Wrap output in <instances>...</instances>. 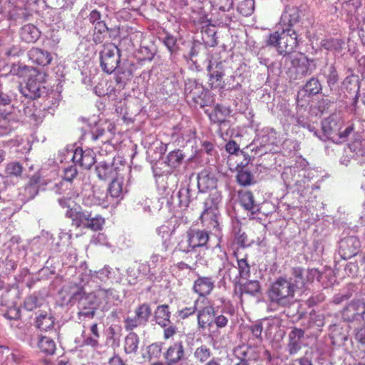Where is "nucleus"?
I'll return each instance as SVG.
<instances>
[{
	"label": "nucleus",
	"instance_id": "obj_1",
	"mask_svg": "<svg viewBox=\"0 0 365 365\" xmlns=\"http://www.w3.org/2000/svg\"><path fill=\"white\" fill-rule=\"evenodd\" d=\"M298 34L294 29L277 26L265 40L266 45L276 48L279 54L286 56L294 52L298 47Z\"/></svg>",
	"mask_w": 365,
	"mask_h": 365
},
{
	"label": "nucleus",
	"instance_id": "obj_2",
	"mask_svg": "<svg viewBox=\"0 0 365 365\" xmlns=\"http://www.w3.org/2000/svg\"><path fill=\"white\" fill-rule=\"evenodd\" d=\"M295 284L286 277H278L267 290L269 302L280 307L290 304L294 297Z\"/></svg>",
	"mask_w": 365,
	"mask_h": 365
},
{
	"label": "nucleus",
	"instance_id": "obj_3",
	"mask_svg": "<svg viewBox=\"0 0 365 365\" xmlns=\"http://www.w3.org/2000/svg\"><path fill=\"white\" fill-rule=\"evenodd\" d=\"M210 240L209 232L205 230L189 229L186 232L185 240L178 244L177 249L185 253H188L197 248L207 250Z\"/></svg>",
	"mask_w": 365,
	"mask_h": 365
},
{
	"label": "nucleus",
	"instance_id": "obj_4",
	"mask_svg": "<svg viewBox=\"0 0 365 365\" xmlns=\"http://www.w3.org/2000/svg\"><path fill=\"white\" fill-rule=\"evenodd\" d=\"M120 59L119 48L113 43L104 44L100 52V62L102 70L112 73L118 66Z\"/></svg>",
	"mask_w": 365,
	"mask_h": 365
},
{
	"label": "nucleus",
	"instance_id": "obj_5",
	"mask_svg": "<svg viewBox=\"0 0 365 365\" xmlns=\"http://www.w3.org/2000/svg\"><path fill=\"white\" fill-rule=\"evenodd\" d=\"M34 73L29 78L26 86L21 89L23 96L30 99H37L46 93L43 85L45 74L37 71Z\"/></svg>",
	"mask_w": 365,
	"mask_h": 365
},
{
	"label": "nucleus",
	"instance_id": "obj_6",
	"mask_svg": "<svg viewBox=\"0 0 365 365\" xmlns=\"http://www.w3.org/2000/svg\"><path fill=\"white\" fill-rule=\"evenodd\" d=\"M152 314L150 306L147 303H143L135 309L133 317H127L124 321V327L126 331H132L134 329L145 325Z\"/></svg>",
	"mask_w": 365,
	"mask_h": 365
},
{
	"label": "nucleus",
	"instance_id": "obj_7",
	"mask_svg": "<svg viewBox=\"0 0 365 365\" xmlns=\"http://www.w3.org/2000/svg\"><path fill=\"white\" fill-rule=\"evenodd\" d=\"M222 196L217 191H214L209 195V197L205 202V208L200 215V219L202 223H204L205 219L208 216L211 215V220L212 221L213 227L216 230H219V222L216 219V215L212 212V210L217 209L218 205L221 202Z\"/></svg>",
	"mask_w": 365,
	"mask_h": 365
},
{
	"label": "nucleus",
	"instance_id": "obj_8",
	"mask_svg": "<svg viewBox=\"0 0 365 365\" xmlns=\"http://www.w3.org/2000/svg\"><path fill=\"white\" fill-rule=\"evenodd\" d=\"M301 19V11L297 6L288 5L283 11L277 27L294 29V26Z\"/></svg>",
	"mask_w": 365,
	"mask_h": 365
},
{
	"label": "nucleus",
	"instance_id": "obj_9",
	"mask_svg": "<svg viewBox=\"0 0 365 365\" xmlns=\"http://www.w3.org/2000/svg\"><path fill=\"white\" fill-rule=\"evenodd\" d=\"M185 351L182 341H175L163 353V358L170 365H180L185 359Z\"/></svg>",
	"mask_w": 365,
	"mask_h": 365
},
{
	"label": "nucleus",
	"instance_id": "obj_10",
	"mask_svg": "<svg viewBox=\"0 0 365 365\" xmlns=\"http://www.w3.org/2000/svg\"><path fill=\"white\" fill-rule=\"evenodd\" d=\"M95 154L91 150H83L81 148H77L74 150L72 160L83 169H90L95 163Z\"/></svg>",
	"mask_w": 365,
	"mask_h": 365
},
{
	"label": "nucleus",
	"instance_id": "obj_11",
	"mask_svg": "<svg viewBox=\"0 0 365 365\" xmlns=\"http://www.w3.org/2000/svg\"><path fill=\"white\" fill-rule=\"evenodd\" d=\"M365 311V303L361 300H352L343 309L342 317L344 320L351 322L359 317L363 319Z\"/></svg>",
	"mask_w": 365,
	"mask_h": 365
},
{
	"label": "nucleus",
	"instance_id": "obj_12",
	"mask_svg": "<svg viewBox=\"0 0 365 365\" xmlns=\"http://www.w3.org/2000/svg\"><path fill=\"white\" fill-rule=\"evenodd\" d=\"M360 247L359 240L354 236L346 237L341 240L339 246V252L341 257L348 259L355 256Z\"/></svg>",
	"mask_w": 365,
	"mask_h": 365
},
{
	"label": "nucleus",
	"instance_id": "obj_13",
	"mask_svg": "<svg viewBox=\"0 0 365 365\" xmlns=\"http://www.w3.org/2000/svg\"><path fill=\"white\" fill-rule=\"evenodd\" d=\"M215 288V280L211 277H199L193 282L192 290L200 297L211 294Z\"/></svg>",
	"mask_w": 365,
	"mask_h": 365
},
{
	"label": "nucleus",
	"instance_id": "obj_14",
	"mask_svg": "<svg viewBox=\"0 0 365 365\" xmlns=\"http://www.w3.org/2000/svg\"><path fill=\"white\" fill-rule=\"evenodd\" d=\"M28 57L34 64L41 66L49 65L53 60L49 51L38 47H32L28 51Z\"/></svg>",
	"mask_w": 365,
	"mask_h": 365
},
{
	"label": "nucleus",
	"instance_id": "obj_15",
	"mask_svg": "<svg viewBox=\"0 0 365 365\" xmlns=\"http://www.w3.org/2000/svg\"><path fill=\"white\" fill-rule=\"evenodd\" d=\"M90 212L83 211L80 207H73L67 210L66 216L72 220V224L76 227L78 228L83 227L88 220Z\"/></svg>",
	"mask_w": 365,
	"mask_h": 365
},
{
	"label": "nucleus",
	"instance_id": "obj_16",
	"mask_svg": "<svg viewBox=\"0 0 365 365\" xmlns=\"http://www.w3.org/2000/svg\"><path fill=\"white\" fill-rule=\"evenodd\" d=\"M197 320L198 327L205 329L213 322L215 309L212 305H207L197 310Z\"/></svg>",
	"mask_w": 365,
	"mask_h": 365
},
{
	"label": "nucleus",
	"instance_id": "obj_17",
	"mask_svg": "<svg viewBox=\"0 0 365 365\" xmlns=\"http://www.w3.org/2000/svg\"><path fill=\"white\" fill-rule=\"evenodd\" d=\"M304 336V331L299 328H294L289 334L288 350L291 355L297 354L302 348V340Z\"/></svg>",
	"mask_w": 365,
	"mask_h": 365
},
{
	"label": "nucleus",
	"instance_id": "obj_18",
	"mask_svg": "<svg viewBox=\"0 0 365 365\" xmlns=\"http://www.w3.org/2000/svg\"><path fill=\"white\" fill-rule=\"evenodd\" d=\"M238 292L235 289V294L238 295V297L242 300L244 294H248L250 296H256L261 292V285L258 280H248L245 283H239Z\"/></svg>",
	"mask_w": 365,
	"mask_h": 365
},
{
	"label": "nucleus",
	"instance_id": "obj_19",
	"mask_svg": "<svg viewBox=\"0 0 365 365\" xmlns=\"http://www.w3.org/2000/svg\"><path fill=\"white\" fill-rule=\"evenodd\" d=\"M20 38L27 43H35L41 36L39 29L32 24L24 25L19 31Z\"/></svg>",
	"mask_w": 365,
	"mask_h": 365
},
{
	"label": "nucleus",
	"instance_id": "obj_20",
	"mask_svg": "<svg viewBox=\"0 0 365 365\" xmlns=\"http://www.w3.org/2000/svg\"><path fill=\"white\" fill-rule=\"evenodd\" d=\"M239 200L240 205L252 215L257 214L259 212V207L255 203L254 195L250 191H240Z\"/></svg>",
	"mask_w": 365,
	"mask_h": 365
},
{
	"label": "nucleus",
	"instance_id": "obj_21",
	"mask_svg": "<svg viewBox=\"0 0 365 365\" xmlns=\"http://www.w3.org/2000/svg\"><path fill=\"white\" fill-rule=\"evenodd\" d=\"M79 317L93 318L95 314L94 303L89 300L88 297H83L78 304Z\"/></svg>",
	"mask_w": 365,
	"mask_h": 365
},
{
	"label": "nucleus",
	"instance_id": "obj_22",
	"mask_svg": "<svg viewBox=\"0 0 365 365\" xmlns=\"http://www.w3.org/2000/svg\"><path fill=\"white\" fill-rule=\"evenodd\" d=\"M170 314L168 305H159L155 312L156 323L161 327H167L170 323Z\"/></svg>",
	"mask_w": 365,
	"mask_h": 365
},
{
	"label": "nucleus",
	"instance_id": "obj_23",
	"mask_svg": "<svg viewBox=\"0 0 365 365\" xmlns=\"http://www.w3.org/2000/svg\"><path fill=\"white\" fill-rule=\"evenodd\" d=\"M233 255L237 261L240 277L242 279H248L250 276V266L247 259V255L241 257L239 249L235 251Z\"/></svg>",
	"mask_w": 365,
	"mask_h": 365
},
{
	"label": "nucleus",
	"instance_id": "obj_24",
	"mask_svg": "<svg viewBox=\"0 0 365 365\" xmlns=\"http://www.w3.org/2000/svg\"><path fill=\"white\" fill-rule=\"evenodd\" d=\"M140 339L135 332H130L125 338L123 349L126 354H135L138 349Z\"/></svg>",
	"mask_w": 365,
	"mask_h": 365
},
{
	"label": "nucleus",
	"instance_id": "obj_25",
	"mask_svg": "<svg viewBox=\"0 0 365 365\" xmlns=\"http://www.w3.org/2000/svg\"><path fill=\"white\" fill-rule=\"evenodd\" d=\"M292 65L296 69V73L298 75L304 76L310 73L309 60L307 57L293 58Z\"/></svg>",
	"mask_w": 365,
	"mask_h": 365
},
{
	"label": "nucleus",
	"instance_id": "obj_26",
	"mask_svg": "<svg viewBox=\"0 0 365 365\" xmlns=\"http://www.w3.org/2000/svg\"><path fill=\"white\" fill-rule=\"evenodd\" d=\"M36 327L42 331H48L54 326V318L50 314H40L36 317Z\"/></svg>",
	"mask_w": 365,
	"mask_h": 365
},
{
	"label": "nucleus",
	"instance_id": "obj_27",
	"mask_svg": "<svg viewBox=\"0 0 365 365\" xmlns=\"http://www.w3.org/2000/svg\"><path fill=\"white\" fill-rule=\"evenodd\" d=\"M105 224V219L101 215L92 216L91 212L89 215L88 220L84 225V228L96 232L103 229Z\"/></svg>",
	"mask_w": 365,
	"mask_h": 365
},
{
	"label": "nucleus",
	"instance_id": "obj_28",
	"mask_svg": "<svg viewBox=\"0 0 365 365\" xmlns=\"http://www.w3.org/2000/svg\"><path fill=\"white\" fill-rule=\"evenodd\" d=\"M38 346L42 352L46 354H53L56 350L55 341L48 336H41Z\"/></svg>",
	"mask_w": 365,
	"mask_h": 365
},
{
	"label": "nucleus",
	"instance_id": "obj_29",
	"mask_svg": "<svg viewBox=\"0 0 365 365\" xmlns=\"http://www.w3.org/2000/svg\"><path fill=\"white\" fill-rule=\"evenodd\" d=\"M96 172L100 180H106L113 178V168L108 163H101L96 166Z\"/></svg>",
	"mask_w": 365,
	"mask_h": 365
},
{
	"label": "nucleus",
	"instance_id": "obj_30",
	"mask_svg": "<svg viewBox=\"0 0 365 365\" xmlns=\"http://www.w3.org/2000/svg\"><path fill=\"white\" fill-rule=\"evenodd\" d=\"M184 158V154L180 149L170 152L167 156V163L172 168L180 166Z\"/></svg>",
	"mask_w": 365,
	"mask_h": 365
},
{
	"label": "nucleus",
	"instance_id": "obj_31",
	"mask_svg": "<svg viewBox=\"0 0 365 365\" xmlns=\"http://www.w3.org/2000/svg\"><path fill=\"white\" fill-rule=\"evenodd\" d=\"M320 44L326 50L339 51L342 48L344 41L337 38H329L322 39Z\"/></svg>",
	"mask_w": 365,
	"mask_h": 365
},
{
	"label": "nucleus",
	"instance_id": "obj_32",
	"mask_svg": "<svg viewBox=\"0 0 365 365\" xmlns=\"http://www.w3.org/2000/svg\"><path fill=\"white\" fill-rule=\"evenodd\" d=\"M224 72L221 67L219 69L213 71L209 76V84L211 88H222L223 86L222 77Z\"/></svg>",
	"mask_w": 365,
	"mask_h": 365
},
{
	"label": "nucleus",
	"instance_id": "obj_33",
	"mask_svg": "<svg viewBox=\"0 0 365 365\" xmlns=\"http://www.w3.org/2000/svg\"><path fill=\"white\" fill-rule=\"evenodd\" d=\"M93 26V41L96 43H101L103 37L108 31V28L104 21H98Z\"/></svg>",
	"mask_w": 365,
	"mask_h": 365
},
{
	"label": "nucleus",
	"instance_id": "obj_34",
	"mask_svg": "<svg viewBox=\"0 0 365 365\" xmlns=\"http://www.w3.org/2000/svg\"><path fill=\"white\" fill-rule=\"evenodd\" d=\"M237 180L242 186L250 185L253 182V176L249 170L241 168L237 170Z\"/></svg>",
	"mask_w": 365,
	"mask_h": 365
},
{
	"label": "nucleus",
	"instance_id": "obj_35",
	"mask_svg": "<svg viewBox=\"0 0 365 365\" xmlns=\"http://www.w3.org/2000/svg\"><path fill=\"white\" fill-rule=\"evenodd\" d=\"M23 165L16 161L10 162L5 167V173L8 177H20L23 173Z\"/></svg>",
	"mask_w": 365,
	"mask_h": 365
},
{
	"label": "nucleus",
	"instance_id": "obj_36",
	"mask_svg": "<svg viewBox=\"0 0 365 365\" xmlns=\"http://www.w3.org/2000/svg\"><path fill=\"white\" fill-rule=\"evenodd\" d=\"M212 356V351L207 345L197 347L194 351V357L200 363L207 361Z\"/></svg>",
	"mask_w": 365,
	"mask_h": 365
},
{
	"label": "nucleus",
	"instance_id": "obj_37",
	"mask_svg": "<svg viewBox=\"0 0 365 365\" xmlns=\"http://www.w3.org/2000/svg\"><path fill=\"white\" fill-rule=\"evenodd\" d=\"M255 10V0H243L237 6L238 12L244 16H250Z\"/></svg>",
	"mask_w": 365,
	"mask_h": 365
},
{
	"label": "nucleus",
	"instance_id": "obj_38",
	"mask_svg": "<svg viewBox=\"0 0 365 365\" xmlns=\"http://www.w3.org/2000/svg\"><path fill=\"white\" fill-rule=\"evenodd\" d=\"M31 71L34 72L36 70L31 66L18 63L12 65L10 72L12 75L24 77Z\"/></svg>",
	"mask_w": 365,
	"mask_h": 365
},
{
	"label": "nucleus",
	"instance_id": "obj_39",
	"mask_svg": "<svg viewBox=\"0 0 365 365\" xmlns=\"http://www.w3.org/2000/svg\"><path fill=\"white\" fill-rule=\"evenodd\" d=\"M322 89V86L316 78H312L304 86L305 92L310 96L319 93Z\"/></svg>",
	"mask_w": 365,
	"mask_h": 365
},
{
	"label": "nucleus",
	"instance_id": "obj_40",
	"mask_svg": "<svg viewBox=\"0 0 365 365\" xmlns=\"http://www.w3.org/2000/svg\"><path fill=\"white\" fill-rule=\"evenodd\" d=\"M123 180L114 179L110 184L108 191L111 197L118 198L121 196L123 193Z\"/></svg>",
	"mask_w": 365,
	"mask_h": 365
},
{
	"label": "nucleus",
	"instance_id": "obj_41",
	"mask_svg": "<svg viewBox=\"0 0 365 365\" xmlns=\"http://www.w3.org/2000/svg\"><path fill=\"white\" fill-rule=\"evenodd\" d=\"M322 130L324 134L331 135L337 128V123L334 116H329L322 123Z\"/></svg>",
	"mask_w": 365,
	"mask_h": 365
},
{
	"label": "nucleus",
	"instance_id": "obj_42",
	"mask_svg": "<svg viewBox=\"0 0 365 365\" xmlns=\"http://www.w3.org/2000/svg\"><path fill=\"white\" fill-rule=\"evenodd\" d=\"M212 6L222 11H228L233 6V0H210Z\"/></svg>",
	"mask_w": 365,
	"mask_h": 365
},
{
	"label": "nucleus",
	"instance_id": "obj_43",
	"mask_svg": "<svg viewBox=\"0 0 365 365\" xmlns=\"http://www.w3.org/2000/svg\"><path fill=\"white\" fill-rule=\"evenodd\" d=\"M247 349V347L245 346H238L234 349V355L240 359V361L235 365H249L247 361L245 359Z\"/></svg>",
	"mask_w": 365,
	"mask_h": 365
},
{
	"label": "nucleus",
	"instance_id": "obj_44",
	"mask_svg": "<svg viewBox=\"0 0 365 365\" xmlns=\"http://www.w3.org/2000/svg\"><path fill=\"white\" fill-rule=\"evenodd\" d=\"M198 302H199V299H196L194 302L193 305L190 306V307H184L182 309L178 310V316L182 319H185L188 318L189 317L194 315L195 313L197 310V304Z\"/></svg>",
	"mask_w": 365,
	"mask_h": 365
},
{
	"label": "nucleus",
	"instance_id": "obj_45",
	"mask_svg": "<svg viewBox=\"0 0 365 365\" xmlns=\"http://www.w3.org/2000/svg\"><path fill=\"white\" fill-rule=\"evenodd\" d=\"M178 197L179 198V205L187 208L190 202V190L188 189L180 190Z\"/></svg>",
	"mask_w": 365,
	"mask_h": 365
},
{
	"label": "nucleus",
	"instance_id": "obj_46",
	"mask_svg": "<svg viewBox=\"0 0 365 365\" xmlns=\"http://www.w3.org/2000/svg\"><path fill=\"white\" fill-rule=\"evenodd\" d=\"M339 81V76L334 66L329 68V73L327 76V81L329 86L335 85Z\"/></svg>",
	"mask_w": 365,
	"mask_h": 365
},
{
	"label": "nucleus",
	"instance_id": "obj_47",
	"mask_svg": "<svg viewBox=\"0 0 365 365\" xmlns=\"http://www.w3.org/2000/svg\"><path fill=\"white\" fill-rule=\"evenodd\" d=\"M76 195L74 192H72L71 194L68 192L67 194V196H63L58 199V203L59 205L63 207V208H68L70 209L71 207V202H73V200L76 198Z\"/></svg>",
	"mask_w": 365,
	"mask_h": 365
},
{
	"label": "nucleus",
	"instance_id": "obj_48",
	"mask_svg": "<svg viewBox=\"0 0 365 365\" xmlns=\"http://www.w3.org/2000/svg\"><path fill=\"white\" fill-rule=\"evenodd\" d=\"M11 130L12 127L7 116L4 119H2L0 122V135H6L9 134L11 132Z\"/></svg>",
	"mask_w": 365,
	"mask_h": 365
},
{
	"label": "nucleus",
	"instance_id": "obj_49",
	"mask_svg": "<svg viewBox=\"0 0 365 365\" xmlns=\"http://www.w3.org/2000/svg\"><path fill=\"white\" fill-rule=\"evenodd\" d=\"M292 274L296 279V284L300 283L302 285L306 284L305 279H304V269L299 267H294L292 270Z\"/></svg>",
	"mask_w": 365,
	"mask_h": 365
},
{
	"label": "nucleus",
	"instance_id": "obj_50",
	"mask_svg": "<svg viewBox=\"0 0 365 365\" xmlns=\"http://www.w3.org/2000/svg\"><path fill=\"white\" fill-rule=\"evenodd\" d=\"M235 240L237 243L243 248L247 242V236L245 232H243L240 228H238L235 233Z\"/></svg>",
	"mask_w": 365,
	"mask_h": 365
},
{
	"label": "nucleus",
	"instance_id": "obj_51",
	"mask_svg": "<svg viewBox=\"0 0 365 365\" xmlns=\"http://www.w3.org/2000/svg\"><path fill=\"white\" fill-rule=\"evenodd\" d=\"M40 181V175L38 173L34 174L30 178L26 189H33L36 194L38 192L37 185L39 184Z\"/></svg>",
	"mask_w": 365,
	"mask_h": 365
},
{
	"label": "nucleus",
	"instance_id": "obj_52",
	"mask_svg": "<svg viewBox=\"0 0 365 365\" xmlns=\"http://www.w3.org/2000/svg\"><path fill=\"white\" fill-rule=\"evenodd\" d=\"M163 328V338L165 340H168L173 337L177 334L178 328L176 327V326L173 324L168 325L167 327Z\"/></svg>",
	"mask_w": 365,
	"mask_h": 365
},
{
	"label": "nucleus",
	"instance_id": "obj_53",
	"mask_svg": "<svg viewBox=\"0 0 365 365\" xmlns=\"http://www.w3.org/2000/svg\"><path fill=\"white\" fill-rule=\"evenodd\" d=\"M77 175V170L73 166H69L64 170L63 180L71 182Z\"/></svg>",
	"mask_w": 365,
	"mask_h": 365
},
{
	"label": "nucleus",
	"instance_id": "obj_54",
	"mask_svg": "<svg viewBox=\"0 0 365 365\" xmlns=\"http://www.w3.org/2000/svg\"><path fill=\"white\" fill-rule=\"evenodd\" d=\"M250 331L252 334V335L259 339L260 341L262 340V325L260 322L256 323L250 327Z\"/></svg>",
	"mask_w": 365,
	"mask_h": 365
},
{
	"label": "nucleus",
	"instance_id": "obj_55",
	"mask_svg": "<svg viewBox=\"0 0 365 365\" xmlns=\"http://www.w3.org/2000/svg\"><path fill=\"white\" fill-rule=\"evenodd\" d=\"M354 338L361 345L365 346V326L356 330Z\"/></svg>",
	"mask_w": 365,
	"mask_h": 365
},
{
	"label": "nucleus",
	"instance_id": "obj_56",
	"mask_svg": "<svg viewBox=\"0 0 365 365\" xmlns=\"http://www.w3.org/2000/svg\"><path fill=\"white\" fill-rule=\"evenodd\" d=\"M214 322L217 328L222 329L227 325L228 319L225 316L220 314L215 317Z\"/></svg>",
	"mask_w": 365,
	"mask_h": 365
},
{
	"label": "nucleus",
	"instance_id": "obj_57",
	"mask_svg": "<svg viewBox=\"0 0 365 365\" xmlns=\"http://www.w3.org/2000/svg\"><path fill=\"white\" fill-rule=\"evenodd\" d=\"M101 14L100 11H98L96 9L92 10L88 16V20L90 23H91L93 25L96 24L98 21H102L101 19Z\"/></svg>",
	"mask_w": 365,
	"mask_h": 365
},
{
	"label": "nucleus",
	"instance_id": "obj_58",
	"mask_svg": "<svg viewBox=\"0 0 365 365\" xmlns=\"http://www.w3.org/2000/svg\"><path fill=\"white\" fill-rule=\"evenodd\" d=\"M240 148L237 143L234 140H230L226 143L225 150L230 154H235L239 150Z\"/></svg>",
	"mask_w": 365,
	"mask_h": 365
},
{
	"label": "nucleus",
	"instance_id": "obj_59",
	"mask_svg": "<svg viewBox=\"0 0 365 365\" xmlns=\"http://www.w3.org/2000/svg\"><path fill=\"white\" fill-rule=\"evenodd\" d=\"M164 43L170 52L173 51V48L176 44V39L170 35L165 36Z\"/></svg>",
	"mask_w": 365,
	"mask_h": 365
},
{
	"label": "nucleus",
	"instance_id": "obj_60",
	"mask_svg": "<svg viewBox=\"0 0 365 365\" xmlns=\"http://www.w3.org/2000/svg\"><path fill=\"white\" fill-rule=\"evenodd\" d=\"M354 130V125H349L344 130L339 133V139L341 140V141H345Z\"/></svg>",
	"mask_w": 365,
	"mask_h": 365
},
{
	"label": "nucleus",
	"instance_id": "obj_61",
	"mask_svg": "<svg viewBox=\"0 0 365 365\" xmlns=\"http://www.w3.org/2000/svg\"><path fill=\"white\" fill-rule=\"evenodd\" d=\"M98 339L91 335L84 339L83 344L91 347H97L98 346Z\"/></svg>",
	"mask_w": 365,
	"mask_h": 365
},
{
	"label": "nucleus",
	"instance_id": "obj_62",
	"mask_svg": "<svg viewBox=\"0 0 365 365\" xmlns=\"http://www.w3.org/2000/svg\"><path fill=\"white\" fill-rule=\"evenodd\" d=\"M108 365H126V364L120 356H118L117 354H114L113 356L109 358Z\"/></svg>",
	"mask_w": 365,
	"mask_h": 365
},
{
	"label": "nucleus",
	"instance_id": "obj_63",
	"mask_svg": "<svg viewBox=\"0 0 365 365\" xmlns=\"http://www.w3.org/2000/svg\"><path fill=\"white\" fill-rule=\"evenodd\" d=\"M319 272L316 269H308L307 272L306 283L312 282L315 277H318Z\"/></svg>",
	"mask_w": 365,
	"mask_h": 365
},
{
	"label": "nucleus",
	"instance_id": "obj_64",
	"mask_svg": "<svg viewBox=\"0 0 365 365\" xmlns=\"http://www.w3.org/2000/svg\"><path fill=\"white\" fill-rule=\"evenodd\" d=\"M115 81L116 83V86L119 90L123 89L126 84L125 81L123 78L120 74H117L115 76Z\"/></svg>",
	"mask_w": 365,
	"mask_h": 365
}]
</instances>
